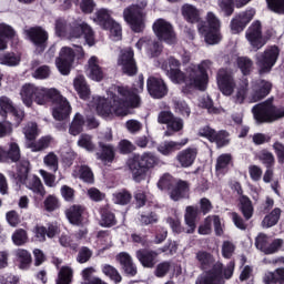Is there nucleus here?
Instances as JSON below:
<instances>
[{
	"label": "nucleus",
	"instance_id": "1",
	"mask_svg": "<svg viewBox=\"0 0 284 284\" xmlns=\"http://www.w3.org/2000/svg\"><path fill=\"white\" fill-rule=\"evenodd\" d=\"M20 97L26 108H32L33 103L37 105H54L52 115L55 121H65L72 112V106L65 97L54 88L45 89L37 87L32 83H26L20 90Z\"/></svg>",
	"mask_w": 284,
	"mask_h": 284
},
{
	"label": "nucleus",
	"instance_id": "2",
	"mask_svg": "<svg viewBox=\"0 0 284 284\" xmlns=\"http://www.w3.org/2000/svg\"><path fill=\"white\" fill-rule=\"evenodd\" d=\"M162 70L166 72L173 83H185L183 90L204 91L207 88V83H210L207 68L203 62L197 67H189L185 73L181 71V61L170 57L162 63Z\"/></svg>",
	"mask_w": 284,
	"mask_h": 284
},
{
	"label": "nucleus",
	"instance_id": "3",
	"mask_svg": "<svg viewBox=\"0 0 284 284\" xmlns=\"http://www.w3.org/2000/svg\"><path fill=\"white\" fill-rule=\"evenodd\" d=\"M111 100L99 98L97 103V112L102 116H128L130 109L140 108L141 97L130 90L128 87H116Z\"/></svg>",
	"mask_w": 284,
	"mask_h": 284
},
{
	"label": "nucleus",
	"instance_id": "4",
	"mask_svg": "<svg viewBox=\"0 0 284 284\" xmlns=\"http://www.w3.org/2000/svg\"><path fill=\"white\" fill-rule=\"evenodd\" d=\"M181 14L186 23H191V26L197 23V32L204 37V41L209 45H216L221 42V20L214 12H207L206 21H203L201 10L196 6L184 3L181 7Z\"/></svg>",
	"mask_w": 284,
	"mask_h": 284
},
{
	"label": "nucleus",
	"instance_id": "5",
	"mask_svg": "<svg viewBox=\"0 0 284 284\" xmlns=\"http://www.w3.org/2000/svg\"><path fill=\"white\" fill-rule=\"evenodd\" d=\"M156 165H159V158L152 152L134 154L126 161V168L134 183H143V181H148L150 172H152Z\"/></svg>",
	"mask_w": 284,
	"mask_h": 284
},
{
	"label": "nucleus",
	"instance_id": "6",
	"mask_svg": "<svg viewBox=\"0 0 284 284\" xmlns=\"http://www.w3.org/2000/svg\"><path fill=\"white\" fill-rule=\"evenodd\" d=\"M252 114L256 123H274L284 116V108L274 105V98H268L252 108Z\"/></svg>",
	"mask_w": 284,
	"mask_h": 284
},
{
	"label": "nucleus",
	"instance_id": "7",
	"mask_svg": "<svg viewBox=\"0 0 284 284\" xmlns=\"http://www.w3.org/2000/svg\"><path fill=\"white\" fill-rule=\"evenodd\" d=\"M123 19L135 34H141L145 30V13H143V9L139 4L125 8Z\"/></svg>",
	"mask_w": 284,
	"mask_h": 284
},
{
	"label": "nucleus",
	"instance_id": "8",
	"mask_svg": "<svg viewBox=\"0 0 284 284\" xmlns=\"http://www.w3.org/2000/svg\"><path fill=\"white\" fill-rule=\"evenodd\" d=\"M281 55V49L277 45L268 47L264 52L256 55V65L260 74H270L272 68L276 65L278 57Z\"/></svg>",
	"mask_w": 284,
	"mask_h": 284
},
{
	"label": "nucleus",
	"instance_id": "9",
	"mask_svg": "<svg viewBox=\"0 0 284 284\" xmlns=\"http://www.w3.org/2000/svg\"><path fill=\"white\" fill-rule=\"evenodd\" d=\"M24 34L27 39H29L33 44L36 54H43L45 52L48 48V39H50V36L48 34V31L43 29V27H30L24 31Z\"/></svg>",
	"mask_w": 284,
	"mask_h": 284
},
{
	"label": "nucleus",
	"instance_id": "10",
	"mask_svg": "<svg viewBox=\"0 0 284 284\" xmlns=\"http://www.w3.org/2000/svg\"><path fill=\"white\" fill-rule=\"evenodd\" d=\"M153 32L159 41L168 43V45H174L176 43V32L174 31V26L168 22L165 19L160 18L154 21Z\"/></svg>",
	"mask_w": 284,
	"mask_h": 284
},
{
	"label": "nucleus",
	"instance_id": "11",
	"mask_svg": "<svg viewBox=\"0 0 284 284\" xmlns=\"http://www.w3.org/2000/svg\"><path fill=\"white\" fill-rule=\"evenodd\" d=\"M216 83L220 92L224 97H232V94H234V90H236L234 72L230 69L222 68L217 71Z\"/></svg>",
	"mask_w": 284,
	"mask_h": 284
},
{
	"label": "nucleus",
	"instance_id": "12",
	"mask_svg": "<svg viewBox=\"0 0 284 284\" xmlns=\"http://www.w3.org/2000/svg\"><path fill=\"white\" fill-rule=\"evenodd\" d=\"M95 21L102 30H109L112 37H115L116 39L121 37L123 32L121 24L112 19V16L108 9L98 10L95 12Z\"/></svg>",
	"mask_w": 284,
	"mask_h": 284
},
{
	"label": "nucleus",
	"instance_id": "13",
	"mask_svg": "<svg viewBox=\"0 0 284 284\" xmlns=\"http://www.w3.org/2000/svg\"><path fill=\"white\" fill-rule=\"evenodd\" d=\"M75 58L77 53H74V49L70 47L61 48L59 57L55 59V65L60 74H63V77H68V74H70Z\"/></svg>",
	"mask_w": 284,
	"mask_h": 284
},
{
	"label": "nucleus",
	"instance_id": "14",
	"mask_svg": "<svg viewBox=\"0 0 284 284\" xmlns=\"http://www.w3.org/2000/svg\"><path fill=\"white\" fill-rule=\"evenodd\" d=\"M70 37H72V39H81V37H84V41L89 48H92V45L97 43V40L94 39V30H92V27L85 22L73 23L70 29Z\"/></svg>",
	"mask_w": 284,
	"mask_h": 284
},
{
	"label": "nucleus",
	"instance_id": "15",
	"mask_svg": "<svg viewBox=\"0 0 284 284\" xmlns=\"http://www.w3.org/2000/svg\"><path fill=\"white\" fill-rule=\"evenodd\" d=\"M119 65H122L123 74L126 77H134L139 72V67H136V60L134 59V50L132 48L124 50L119 59Z\"/></svg>",
	"mask_w": 284,
	"mask_h": 284
},
{
	"label": "nucleus",
	"instance_id": "16",
	"mask_svg": "<svg viewBox=\"0 0 284 284\" xmlns=\"http://www.w3.org/2000/svg\"><path fill=\"white\" fill-rule=\"evenodd\" d=\"M146 90L152 99H165L170 89L161 78L149 77L146 80Z\"/></svg>",
	"mask_w": 284,
	"mask_h": 284
},
{
	"label": "nucleus",
	"instance_id": "17",
	"mask_svg": "<svg viewBox=\"0 0 284 284\" xmlns=\"http://www.w3.org/2000/svg\"><path fill=\"white\" fill-rule=\"evenodd\" d=\"M270 92H272V82L263 79L255 80L251 85V103H258V101H263Z\"/></svg>",
	"mask_w": 284,
	"mask_h": 284
},
{
	"label": "nucleus",
	"instance_id": "18",
	"mask_svg": "<svg viewBox=\"0 0 284 284\" xmlns=\"http://www.w3.org/2000/svg\"><path fill=\"white\" fill-rule=\"evenodd\" d=\"M254 10H246L240 13H236L230 23L231 32L232 34H241L247 26H250V22L252 19H254Z\"/></svg>",
	"mask_w": 284,
	"mask_h": 284
},
{
	"label": "nucleus",
	"instance_id": "19",
	"mask_svg": "<svg viewBox=\"0 0 284 284\" xmlns=\"http://www.w3.org/2000/svg\"><path fill=\"white\" fill-rule=\"evenodd\" d=\"M246 39L251 43L252 48L256 51L261 50L265 45V40L263 39V27L261 21H254L246 31Z\"/></svg>",
	"mask_w": 284,
	"mask_h": 284
},
{
	"label": "nucleus",
	"instance_id": "20",
	"mask_svg": "<svg viewBox=\"0 0 284 284\" xmlns=\"http://www.w3.org/2000/svg\"><path fill=\"white\" fill-rule=\"evenodd\" d=\"M21 160V146H19V143L9 142L7 149L0 146L1 163H19Z\"/></svg>",
	"mask_w": 284,
	"mask_h": 284
},
{
	"label": "nucleus",
	"instance_id": "21",
	"mask_svg": "<svg viewBox=\"0 0 284 284\" xmlns=\"http://www.w3.org/2000/svg\"><path fill=\"white\" fill-rule=\"evenodd\" d=\"M223 278V264L215 263L213 267L201 275L195 284H221Z\"/></svg>",
	"mask_w": 284,
	"mask_h": 284
},
{
	"label": "nucleus",
	"instance_id": "22",
	"mask_svg": "<svg viewBox=\"0 0 284 284\" xmlns=\"http://www.w3.org/2000/svg\"><path fill=\"white\" fill-rule=\"evenodd\" d=\"M135 256L142 267L146 270H154L159 263V253L150 248H140L135 252Z\"/></svg>",
	"mask_w": 284,
	"mask_h": 284
},
{
	"label": "nucleus",
	"instance_id": "23",
	"mask_svg": "<svg viewBox=\"0 0 284 284\" xmlns=\"http://www.w3.org/2000/svg\"><path fill=\"white\" fill-rule=\"evenodd\" d=\"M135 48H138V50H143L144 48L151 59L160 57L161 52H163V47L161 43H159L156 40H152L151 37L140 38L135 43Z\"/></svg>",
	"mask_w": 284,
	"mask_h": 284
},
{
	"label": "nucleus",
	"instance_id": "24",
	"mask_svg": "<svg viewBox=\"0 0 284 284\" xmlns=\"http://www.w3.org/2000/svg\"><path fill=\"white\" fill-rule=\"evenodd\" d=\"M196 156H199V149L186 148L180 151L175 159L181 168H192L194 165V161H196Z\"/></svg>",
	"mask_w": 284,
	"mask_h": 284
},
{
	"label": "nucleus",
	"instance_id": "25",
	"mask_svg": "<svg viewBox=\"0 0 284 284\" xmlns=\"http://www.w3.org/2000/svg\"><path fill=\"white\" fill-rule=\"evenodd\" d=\"M71 225H83V214H85V206L81 204H73L64 212Z\"/></svg>",
	"mask_w": 284,
	"mask_h": 284
},
{
	"label": "nucleus",
	"instance_id": "26",
	"mask_svg": "<svg viewBox=\"0 0 284 284\" xmlns=\"http://www.w3.org/2000/svg\"><path fill=\"white\" fill-rule=\"evenodd\" d=\"M119 224L114 209L110 205L100 207V226L101 227H114Z\"/></svg>",
	"mask_w": 284,
	"mask_h": 284
},
{
	"label": "nucleus",
	"instance_id": "27",
	"mask_svg": "<svg viewBox=\"0 0 284 284\" xmlns=\"http://www.w3.org/2000/svg\"><path fill=\"white\" fill-rule=\"evenodd\" d=\"M116 261L122 266V270L126 276H134L138 274L136 264L132 261V256L126 252H121L116 255Z\"/></svg>",
	"mask_w": 284,
	"mask_h": 284
},
{
	"label": "nucleus",
	"instance_id": "28",
	"mask_svg": "<svg viewBox=\"0 0 284 284\" xmlns=\"http://www.w3.org/2000/svg\"><path fill=\"white\" fill-rule=\"evenodd\" d=\"M100 150L95 153L98 161L102 163H113L116 159V152L114 151V145L105 144L104 142L98 143Z\"/></svg>",
	"mask_w": 284,
	"mask_h": 284
},
{
	"label": "nucleus",
	"instance_id": "29",
	"mask_svg": "<svg viewBox=\"0 0 284 284\" xmlns=\"http://www.w3.org/2000/svg\"><path fill=\"white\" fill-rule=\"evenodd\" d=\"M199 214H201L199 206H186L184 214V221L189 227L185 231L186 234H194V232H196V219H199Z\"/></svg>",
	"mask_w": 284,
	"mask_h": 284
},
{
	"label": "nucleus",
	"instance_id": "30",
	"mask_svg": "<svg viewBox=\"0 0 284 284\" xmlns=\"http://www.w3.org/2000/svg\"><path fill=\"white\" fill-rule=\"evenodd\" d=\"M187 139H184L181 142L165 141L158 146V152L163 156H170L171 154H174V152H179L184 145H187Z\"/></svg>",
	"mask_w": 284,
	"mask_h": 284
},
{
	"label": "nucleus",
	"instance_id": "31",
	"mask_svg": "<svg viewBox=\"0 0 284 284\" xmlns=\"http://www.w3.org/2000/svg\"><path fill=\"white\" fill-rule=\"evenodd\" d=\"M230 165H232V154L223 153L216 159L215 174L217 176H225L230 172Z\"/></svg>",
	"mask_w": 284,
	"mask_h": 284
},
{
	"label": "nucleus",
	"instance_id": "32",
	"mask_svg": "<svg viewBox=\"0 0 284 284\" xmlns=\"http://www.w3.org/2000/svg\"><path fill=\"white\" fill-rule=\"evenodd\" d=\"M16 34L17 31L11 26L0 23V52L8 50V41L14 39Z\"/></svg>",
	"mask_w": 284,
	"mask_h": 284
},
{
	"label": "nucleus",
	"instance_id": "33",
	"mask_svg": "<svg viewBox=\"0 0 284 284\" xmlns=\"http://www.w3.org/2000/svg\"><path fill=\"white\" fill-rule=\"evenodd\" d=\"M187 192H190V183L184 180H179L175 186H172L170 191V199L171 201H181V199H185Z\"/></svg>",
	"mask_w": 284,
	"mask_h": 284
},
{
	"label": "nucleus",
	"instance_id": "34",
	"mask_svg": "<svg viewBox=\"0 0 284 284\" xmlns=\"http://www.w3.org/2000/svg\"><path fill=\"white\" fill-rule=\"evenodd\" d=\"M89 77L92 79V81L100 82L102 79H104L105 73L103 72V69L101 65H99V58L91 57L89 59Z\"/></svg>",
	"mask_w": 284,
	"mask_h": 284
},
{
	"label": "nucleus",
	"instance_id": "35",
	"mask_svg": "<svg viewBox=\"0 0 284 284\" xmlns=\"http://www.w3.org/2000/svg\"><path fill=\"white\" fill-rule=\"evenodd\" d=\"M73 88L78 92L80 99L88 101L90 99V85L85 81V77L78 75L73 81Z\"/></svg>",
	"mask_w": 284,
	"mask_h": 284
},
{
	"label": "nucleus",
	"instance_id": "36",
	"mask_svg": "<svg viewBox=\"0 0 284 284\" xmlns=\"http://www.w3.org/2000/svg\"><path fill=\"white\" fill-rule=\"evenodd\" d=\"M239 210L244 216L245 221H250L254 216V205L252 200L247 195H242L239 197Z\"/></svg>",
	"mask_w": 284,
	"mask_h": 284
},
{
	"label": "nucleus",
	"instance_id": "37",
	"mask_svg": "<svg viewBox=\"0 0 284 284\" xmlns=\"http://www.w3.org/2000/svg\"><path fill=\"white\" fill-rule=\"evenodd\" d=\"M30 160L28 159H22L18 162L17 166V180L19 183L22 185H26L28 181V176L30 174Z\"/></svg>",
	"mask_w": 284,
	"mask_h": 284
},
{
	"label": "nucleus",
	"instance_id": "38",
	"mask_svg": "<svg viewBox=\"0 0 284 284\" xmlns=\"http://www.w3.org/2000/svg\"><path fill=\"white\" fill-rule=\"evenodd\" d=\"M85 126V118L81 113H75L72 122L69 125V134L71 136H79Z\"/></svg>",
	"mask_w": 284,
	"mask_h": 284
},
{
	"label": "nucleus",
	"instance_id": "39",
	"mask_svg": "<svg viewBox=\"0 0 284 284\" xmlns=\"http://www.w3.org/2000/svg\"><path fill=\"white\" fill-rule=\"evenodd\" d=\"M23 119H26V111L16 108L13 111L8 113V116L4 118V121L12 129V128H19L23 122Z\"/></svg>",
	"mask_w": 284,
	"mask_h": 284
},
{
	"label": "nucleus",
	"instance_id": "40",
	"mask_svg": "<svg viewBox=\"0 0 284 284\" xmlns=\"http://www.w3.org/2000/svg\"><path fill=\"white\" fill-rule=\"evenodd\" d=\"M195 258L202 270H210L214 267V255L207 251H199L195 255Z\"/></svg>",
	"mask_w": 284,
	"mask_h": 284
},
{
	"label": "nucleus",
	"instance_id": "41",
	"mask_svg": "<svg viewBox=\"0 0 284 284\" xmlns=\"http://www.w3.org/2000/svg\"><path fill=\"white\" fill-rule=\"evenodd\" d=\"M16 256L18 258L20 270H30V266L32 265V254H30L28 250L18 248Z\"/></svg>",
	"mask_w": 284,
	"mask_h": 284
},
{
	"label": "nucleus",
	"instance_id": "42",
	"mask_svg": "<svg viewBox=\"0 0 284 284\" xmlns=\"http://www.w3.org/2000/svg\"><path fill=\"white\" fill-rule=\"evenodd\" d=\"M237 68L242 72L243 77H250L252 70H254V61L247 57H237Z\"/></svg>",
	"mask_w": 284,
	"mask_h": 284
},
{
	"label": "nucleus",
	"instance_id": "43",
	"mask_svg": "<svg viewBox=\"0 0 284 284\" xmlns=\"http://www.w3.org/2000/svg\"><path fill=\"white\" fill-rule=\"evenodd\" d=\"M265 284H284V267H278L274 272H268L264 276Z\"/></svg>",
	"mask_w": 284,
	"mask_h": 284
},
{
	"label": "nucleus",
	"instance_id": "44",
	"mask_svg": "<svg viewBox=\"0 0 284 284\" xmlns=\"http://www.w3.org/2000/svg\"><path fill=\"white\" fill-rule=\"evenodd\" d=\"M78 178L89 185L94 184V172H92V169L85 164L78 168Z\"/></svg>",
	"mask_w": 284,
	"mask_h": 284
},
{
	"label": "nucleus",
	"instance_id": "45",
	"mask_svg": "<svg viewBox=\"0 0 284 284\" xmlns=\"http://www.w3.org/2000/svg\"><path fill=\"white\" fill-rule=\"evenodd\" d=\"M168 130L165 131V136H174V133L181 132L184 128L183 119L180 116L173 115V119L166 125Z\"/></svg>",
	"mask_w": 284,
	"mask_h": 284
},
{
	"label": "nucleus",
	"instance_id": "46",
	"mask_svg": "<svg viewBox=\"0 0 284 284\" xmlns=\"http://www.w3.org/2000/svg\"><path fill=\"white\" fill-rule=\"evenodd\" d=\"M281 209L275 207L270 214L265 215V217L262 221L263 227L270 229L274 227L281 221Z\"/></svg>",
	"mask_w": 284,
	"mask_h": 284
},
{
	"label": "nucleus",
	"instance_id": "47",
	"mask_svg": "<svg viewBox=\"0 0 284 284\" xmlns=\"http://www.w3.org/2000/svg\"><path fill=\"white\" fill-rule=\"evenodd\" d=\"M102 274L108 276V278H110V281H113V283L115 284H119L121 283V281H123V277L121 276V273H119V270L110 264H104L102 266Z\"/></svg>",
	"mask_w": 284,
	"mask_h": 284
},
{
	"label": "nucleus",
	"instance_id": "48",
	"mask_svg": "<svg viewBox=\"0 0 284 284\" xmlns=\"http://www.w3.org/2000/svg\"><path fill=\"white\" fill-rule=\"evenodd\" d=\"M52 143V136L45 135L40 138L37 142H31L29 148H31L32 152H43V150H48L50 144Z\"/></svg>",
	"mask_w": 284,
	"mask_h": 284
},
{
	"label": "nucleus",
	"instance_id": "49",
	"mask_svg": "<svg viewBox=\"0 0 284 284\" xmlns=\"http://www.w3.org/2000/svg\"><path fill=\"white\" fill-rule=\"evenodd\" d=\"M29 190L33 192L37 196H40V199H43L45 196V186H43V182H41V179L37 175L33 176L32 181L29 184Z\"/></svg>",
	"mask_w": 284,
	"mask_h": 284
},
{
	"label": "nucleus",
	"instance_id": "50",
	"mask_svg": "<svg viewBox=\"0 0 284 284\" xmlns=\"http://www.w3.org/2000/svg\"><path fill=\"white\" fill-rule=\"evenodd\" d=\"M73 271L69 266H62L58 273L55 284H70L72 283Z\"/></svg>",
	"mask_w": 284,
	"mask_h": 284
},
{
	"label": "nucleus",
	"instance_id": "51",
	"mask_svg": "<svg viewBox=\"0 0 284 284\" xmlns=\"http://www.w3.org/2000/svg\"><path fill=\"white\" fill-rule=\"evenodd\" d=\"M211 143H216L217 148L230 145V132L225 130L215 131V135Z\"/></svg>",
	"mask_w": 284,
	"mask_h": 284
},
{
	"label": "nucleus",
	"instance_id": "52",
	"mask_svg": "<svg viewBox=\"0 0 284 284\" xmlns=\"http://www.w3.org/2000/svg\"><path fill=\"white\" fill-rule=\"evenodd\" d=\"M170 270H172V262L163 261L155 265L153 274L156 278H165L170 274Z\"/></svg>",
	"mask_w": 284,
	"mask_h": 284
},
{
	"label": "nucleus",
	"instance_id": "53",
	"mask_svg": "<svg viewBox=\"0 0 284 284\" xmlns=\"http://www.w3.org/2000/svg\"><path fill=\"white\" fill-rule=\"evenodd\" d=\"M16 109L17 106H14V102H12L10 98L6 95L0 98V114L4 116V119Z\"/></svg>",
	"mask_w": 284,
	"mask_h": 284
},
{
	"label": "nucleus",
	"instance_id": "54",
	"mask_svg": "<svg viewBox=\"0 0 284 284\" xmlns=\"http://www.w3.org/2000/svg\"><path fill=\"white\" fill-rule=\"evenodd\" d=\"M174 110L178 114H181L184 119H190V114H192V109L185 100H175L173 102Z\"/></svg>",
	"mask_w": 284,
	"mask_h": 284
},
{
	"label": "nucleus",
	"instance_id": "55",
	"mask_svg": "<svg viewBox=\"0 0 284 284\" xmlns=\"http://www.w3.org/2000/svg\"><path fill=\"white\" fill-rule=\"evenodd\" d=\"M23 134L27 141H37V136H39V125H37V122H29L23 128Z\"/></svg>",
	"mask_w": 284,
	"mask_h": 284
},
{
	"label": "nucleus",
	"instance_id": "56",
	"mask_svg": "<svg viewBox=\"0 0 284 284\" xmlns=\"http://www.w3.org/2000/svg\"><path fill=\"white\" fill-rule=\"evenodd\" d=\"M13 245H17L18 247H21V245H26L28 243V231L23 229H17L12 236Z\"/></svg>",
	"mask_w": 284,
	"mask_h": 284
},
{
	"label": "nucleus",
	"instance_id": "57",
	"mask_svg": "<svg viewBox=\"0 0 284 284\" xmlns=\"http://www.w3.org/2000/svg\"><path fill=\"white\" fill-rule=\"evenodd\" d=\"M201 108L207 110L209 114H221V109L214 106V100L210 95L203 97L200 101Z\"/></svg>",
	"mask_w": 284,
	"mask_h": 284
},
{
	"label": "nucleus",
	"instance_id": "58",
	"mask_svg": "<svg viewBox=\"0 0 284 284\" xmlns=\"http://www.w3.org/2000/svg\"><path fill=\"white\" fill-rule=\"evenodd\" d=\"M79 148H83L87 152H94L95 148L94 143L92 142V135L90 134H81L78 140Z\"/></svg>",
	"mask_w": 284,
	"mask_h": 284
},
{
	"label": "nucleus",
	"instance_id": "59",
	"mask_svg": "<svg viewBox=\"0 0 284 284\" xmlns=\"http://www.w3.org/2000/svg\"><path fill=\"white\" fill-rule=\"evenodd\" d=\"M159 190H172L174 187V176H172L170 173H165L163 176L160 178L158 182Z\"/></svg>",
	"mask_w": 284,
	"mask_h": 284
},
{
	"label": "nucleus",
	"instance_id": "60",
	"mask_svg": "<svg viewBox=\"0 0 284 284\" xmlns=\"http://www.w3.org/2000/svg\"><path fill=\"white\" fill-rule=\"evenodd\" d=\"M114 201L118 205H128L132 201V193L128 190H122L114 194Z\"/></svg>",
	"mask_w": 284,
	"mask_h": 284
},
{
	"label": "nucleus",
	"instance_id": "61",
	"mask_svg": "<svg viewBox=\"0 0 284 284\" xmlns=\"http://www.w3.org/2000/svg\"><path fill=\"white\" fill-rule=\"evenodd\" d=\"M43 206L45 212H55V210L61 207V204L59 203V199H57V196L48 195L43 202Z\"/></svg>",
	"mask_w": 284,
	"mask_h": 284
},
{
	"label": "nucleus",
	"instance_id": "62",
	"mask_svg": "<svg viewBox=\"0 0 284 284\" xmlns=\"http://www.w3.org/2000/svg\"><path fill=\"white\" fill-rule=\"evenodd\" d=\"M92 250L88 246H81L78 251L77 261L80 263V265H83V263H88L90 258H92Z\"/></svg>",
	"mask_w": 284,
	"mask_h": 284
},
{
	"label": "nucleus",
	"instance_id": "63",
	"mask_svg": "<svg viewBox=\"0 0 284 284\" xmlns=\"http://www.w3.org/2000/svg\"><path fill=\"white\" fill-rule=\"evenodd\" d=\"M266 6L275 14H284V0H266Z\"/></svg>",
	"mask_w": 284,
	"mask_h": 284
},
{
	"label": "nucleus",
	"instance_id": "64",
	"mask_svg": "<svg viewBox=\"0 0 284 284\" xmlns=\"http://www.w3.org/2000/svg\"><path fill=\"white\" fill-rule=\"evenodd\" d=\"M21 61L14 53H0V63L2 65H19Z\"/></svg>",
	"mask_w": 284,
	"mask_h": 284
}]
</instances>
